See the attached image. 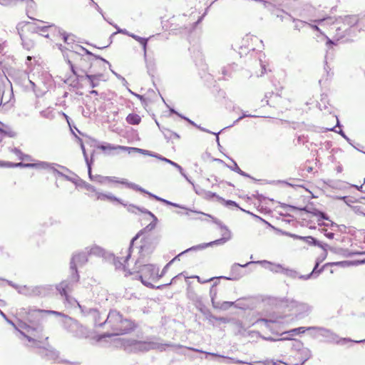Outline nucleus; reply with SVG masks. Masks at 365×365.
I'll list each match as a JSON object with an SVG mask.
<instances>
[{
	"label": "nucleus",
	"mask_w": 365,
	"mask_h": 365,
	"mask_svg": "<svg viewBox=\"0 0 365 365\" xmlns=\"http://www.w3.org/2000/svg\"><path fill=\"white\" fill-rule=\"evenodd\" d=\"M357 23L355 16L347 15L339 16L331 22V29L333 31L334 37L336 41L346 38V41H352L355 36L354 25Z\"/></svg>",
	"instance_id": "f03ea898"
},
{
	"label": "nucleus",
	"mask_w": 365,
	"mask_h": 365,
	"mask_svg": "<svg viewBox=\"0 0 365 365\" xmlns=\"http://www.w3.org/2000/svg\"><path fill=\"white\" fill-rule=\"evenodd\" d=\"M102 324H106L112 332L102 334L101 339L125 334L131 332L135 328V324L133 321L124 318L120 312L115 309L110 310L106 319Z\"/></svg>",
	"instance_id": "f257e3e1"
},
{
	"label": "nucleus",
	"mask_w": 365,
	"mask_h": 365,
	"mask_svg": "<svg viewBox=\"0 0 365 365\" xmlns=\"http://www.w3.org/2000/svg\"><path fill=\"white\" fill-rule=\"evenodd\" d=\"M202 215L211 218L212 222L215 225H217L221 230H225V232L222 234V236L221 238L215 240V241H218L220 240H223V241H222L223 242H222L220 244H211L210 245H209V247H212L213 245H217V246L222 245L231 239V232L229 230L227 227L225 225H224L220 220H218L217 218L213 217L212 215H211L210 214H206V213L203 212V214H202Z\"/></svg>",
	"instance_id": "dca6fc26"
},
{
	"label": "nucleus",
	"mask_w": 365,
	"mask_h": 365,
	"mask_svg": "<svg viewBox=\"0 0 365 365\" xmlns=\"http://www.w3.org/2000/svg\"><path fill=\"white\" fill-rule=\"evenodd\" d=\"M171 206H173L174 207H178V208H180V209H183V210H187V212L185 214L186 215H187L188 217H190V219H191V220H196L197 218L196 217H190V212H193V213H196V214H203L202 212L194 210H192L190 208H187V207H186L185 206H184L182 205H180V204H178V203H175V202H173V205H171Z\"/></svg>",
	"instance_id": "a19ab883"
},
{
	"label": "nucleus",
	"mask_w": 365,
	"mask_h": 365,
	"mask_svg": "<svg viewBox=\"0 0 365 365\" xmlns=\"http://www.w3.org/2000/svg\"><path fill=\"white\" fill-rule=\"evenodd\" d=\"M265 268L274 273H282V269H284V267L282 264H274L272 262L269 267H265Z\"/></svg>",
	"instance_id": "864d4df0"
},
{
	"label": "nucleus",
	"mask_w": 365,
	"mask_h": 365,
	"mask_svg": "<svg viewBox=\"0 0 365 365\" xmlns=\"http://www.w3.org/2000/svg\"><path fill=\"white\" fill-rule=\"evenodd\" d=\"M111 25H113V26L117 29V31H116V32L113 33V34L110 35V38H109V39H110V43H112V41H113V40H112V38H113V36H114L117 33L123 34H125V35H127V36H130V34H131V33H130L129 31H128L126 29H120V28H119L116 24H112Z\"/></svg>",
	"instance_id": "5fc2aeb1"
},
{
	"label": "nucleus",
	"mask_w": 365,
	"mask_h": 365,
	"mask_svg": "<svg viewBox=\"0 0 365 365\" xmlns=\"http://www.w3.org/2000/svg\"><path fill=\"white\" fill-rule=\"evenodd\" d=\"M139 262L138 260L135 263V267L138 268L137 264ZM157 271L156 268L153 264H147L140 265L138 267V270L137 271L136 278L139 279L142 284L148 288H156L158 289H161L163 287H168L172 283L175 282V279L178 278L181 274L176 275L174 277L169 283L161 284L158 287H155L151 282L150 280L153 281L157 279Z\"/></svg>",
	"instance_id": "39448f33"
},
{
	"label": "nucleus",
	"mask_w": 365,
	"mask_h": 365,
	"mask_svg": "<svg viewBox=\"0 0 365 365\" xmlns=\"http://www.w3.org/2000/svg\"><path fill=\"white\" fill-rule=\"evenodd\" d=\"M329 250L331 252L336 253V254H340V255H343L345 256L347 255V254H346V252H348L347 250H344L342 248L333 247H329Z\"/></svg>",
	"instance_id": "680f3d73"
},
{
	"label": "nucleus",
	"mask_w": 365,
	"mask_h": 365,
	"mask_svg": "<svg viewBox=\"0 0 365 365\" xmlns=\"http://www.w3.org/2000/svg\"><path fill=\"white\" fill-rule=\"evenodd\" d=\"M115 182V183H120L122 185H126L128 187L131 188L135 191L138 192H145V190L142 187L139 186L137 184H135L133 182H128L126 179L122 178L118 179L116 177L114 176H106V182Z\"/></svg>",
	"instance_id": "aec40b11"
},
{
	"label": "nucleus",
	"mask_w": 365,
	"mask_h": 365,
	"mask_svg": "<svg viewBox=\"0 0 365 365\" xmlns=\"http://www.w3.org/2000/svg\"><path fill=\"white\" fill-rule=\"evenodd\" d=\"M93 142L95 143L94 146L101 150L106 155H114L123 151H126L128 154L133 153V151H131L130 148H134V147L113 145L106 142L99 143L95 140H93Z\"/></svg>",
	"instance_id": "1a4fd4ad"
},
{
	"label": "nucleus",
	"mask_w": 365,
	"mask_h": 365,
	"mask_svg": "<svg viewBox=\"0 0 365 365\" xmlns=\"http://www.w3.org/2000/svg\"><path fill=\"white\" fill-rule=\"evenodd\" d=\"M192 301L195 308L202 314H203L205 312H207L208 308L203 303L201 297L198 296L197 294H195V298H192Z\"/></svg>",
	"instance_id": "c756f323"
},
{
	"label": "nucleus",
	"mask_w": 365,
	"mask_h": 365,
	"mask_svg": "<svg viewBox=\"0 0 365 365\" xmlns=\"http://www.w3.org/2000/svg\"><path fill=\"white\" fill-rule=\"evenodd\" d=\"M88 262V254L85 252H80L78 254L73 255L71 262L70 264H72L73 267L74 266H83Z\"/></svg>",
	"instance_id": "4be33fe9"
},
{
	"label": "nucleus",
	"mask_w": 365,
	"mask_h": 365,
	"mask_svg": "<svg viewBox=\"0 0 365 365\" xmlns=\"http://www.w3.org/2000/svg\"><path fill=\"white\" fill-rule=\"evenodd\" d=\"M235 304V302H228V301H225L222 302H217L215 304H214V305L212 307L214 309H217L227 310L231 307L234 306Z\"/></svg>",
	"instance_id": "c9c22d12"
},
{
	"label": "nucleus",
	"mask_w": 365,
	"mask_h": 365,
	"mask_svg": "<svg viewBox=\"0 0 365 365\" xmlns=\"http://www.w3.org/2000/svg\"><path fill=\"white\" fill-rule=\"evenodd\" d=\"M126 121L130 125H138L141 122V118L136 113H130L126 117Z\"/></svg>",
	"instance_id": "ea45409f"
},
{
	"label": "nucleus",
	"mask_w": 365,
	"mask_h": 365,
	"mask_svg": "<svg viewBox=\"0 0 365 365\" xmlns=\"http://www.w3.org/2000/svg\"><path fill=\"white\" fill-rule=\"evenodd\" d=\"M336 199L342 200L347 205H350L351 203H354L355 202L354 200H352L348 196H338L336 197Z\"/></svg>",
	"instance_id": "774afa93"
},
{
	"label": "nucleus",
	"mask_w": 365,
	"mask_h": 365,
	"mask_svg": "<svg viewBox=\"0 0 365 365\" xmlns=\"http://www.w3.org/2000/svg\"><path fill=\"white\" fill-rule=\"evenodd\" d=\"M292 348L297 351L294 358L297 359L302 365H304L312 356V351L307 347H303V344L299 341L295 340V344H293Z\"/></svg>",
	"instance_id": "ddd939ff"
},
{
	"label": "nucleus",
	"mask_w": 365,
	"mask_h": 365,
	"mask_svg": "<svg viewBox=\"0 0 365 365\" xmlns=\"http://www.w3.org/2000/svg\"><path fill=\"white\" fill-rule=\"evenodd\" d=\"M280 207L282 208H284V209H288L290 211L300 210V211H304L306 213H308V211L309 210V206H304V207H297V206L292 205H288L286 203H281Z\"/></svg>",
	"instance_id": "79ce46f5"
},
{
	"label": "nucleus",
	"mask_w": 365,
	"mask_h": 365,
	"mask_svg": "<svg viewBox=\"0 0 365 365\" xmlns=\"http://www.w3.org/2000/svg\"><path fill=\"white\" fill-rule=\"evenodd\" d=\"M83 158H84L86 165H93V161H94V159H93L94 151H93L91 153V159L88 158V154L86 152H84V153H83Z\"/></svg>",
	"instance_id": "338daca9"
},
{
	"label": "nucleus",
	"mask_w": 365,
	"mask_h": 365,
	"mask_svg": "<svg viewBox=\"0 0 365 365\" xmlns=\"http://www.w3.org/2000/svg\"><path fill=\"white\" fill-rule=\"evenodd\" d=\"M220 202H222L224 204V205L225 207H237L238 209H240L242 212H247V210H245L242 209V207H240V205H238V203H237L234 200L224 199V200H220Z\"/></svg>",
	"instance_id": "3c124183"
},
{
	"label": "nucleus",
	"mask_w": 365,
	"mask_h": 365,
	"mask_svg": "<svg viewBox=\"0 0 365 365\" xmlns=\"http://www.w3.org/2000/svg\"><path fill=\"white\" fill-rule=\"evenodd\" d=\"M250 38H252L251 36L247 35L245 38H242V45H235L232 46V48L236 51L237 48L239 49L238 53L240 57L244 55H247L250 51L255 50V48L252 46H247L246 43L249 41Z\"/></svg>",
	"instance_id": "412c9836"
},
{
	"label": "nucleus",
	"mask_w": 365,
	"mask_h": 365,
	"mask_svg": "<svg viewBox=\"0 0 365 365\" xmlns=\"http://www.w3.org/2000/svg\"><path fill=\"white\" fill-rule=\"evenodd\" d=\"M357 19V23L354 25L355 36L359 34H365V14L354 15Z\"/></svg>",
	"instance_id": "b1692460"
},
{
	"label": "nucleus",
	"mask_w": 365,
	"mask_h": 365,
	"mask_svg": "<svg viewBox=\"0 0 365 365\" xmlns=\"http://www.w3.org/2000/svg\"><path fill=\"white\" fill-rule=\"evenodd\" d=\"M34 165L32 163H24L22 162L20 163H12L9 161H4V164H3V168H32Z\"/></svg>",
	"instance_id": "2f4dec72"
},
{
	"label": "nucleus",
	"mask_w": 365,
	"mask_h": 365,
	"mask_svg": "<svg viewBox=\"0 0 365 365\" xmlns=\"http://www.w3.org/2000/svg\"><path fill=\"white\" fill-rule=\"evenodd\" d=\"M252 263H254V262H248L244 264H241L240 263H234L232 265L231 269H230L231 276H230V277H225V276L217 277V279H225L232 280V281L238 280L241 277H242L244 275L241 269L244 268V267H247Z\"/></svg>",
	"instance_id": "2eb2a0df"
},
{
	"label": "nucleus",
	"mask_w": 365,
	"mask_h": 365,
	"mask_svg": "<svg viewBox=\"0 0 365 365\" xmlns=\"http://www.w3.org/2000/svg\"><path fill=\"white\" fill-rule=\"evenodd\" d=\"M90 313L95 327H103L106 325V324H102L103 321H101V315L98 309L90 310Z\"/></svg>",
	"instance_id": "c85d7f7f"
},
{
	"label": "nucleus",
	"mask_w": 365,
	"mask_h": 365,
	"mask_svg": "<svg viewBox=\"0 0 365 365\" xmlns=\"http://www.w3.org/2000/svg\"><path fill=\"white\" fill-rule=\"evenodd\" d=\"M327 255V253H324V255L322 257H318L315 261L314 267L312 271L308 274L301 275L299 277V279H302V280H308L310 279L317 278L319 276V274L323 272L325 267H329V265H326V264H324L322 267L319 268L320 264L324 260Z\"/></svg>",
	"instance_id": "4468645a"
},
{
	"label": "nucleus",
	"mask_w": 365,
	"mask_h": 365,
	"mask_svg": "<svg viewBox=\"0 0 365 365\" xmlns=\"http://www.w3.org/2000/svg\"><path fill=\"white\" fill-rule=\"evenodd\" d=\"M38 33H41V35L46 38H48V31L49 29H53L54 31L57 29V26L54 24H49L47 26H39Z\"/></svg>",
	"instance_id": "37998d69"
},
{
	"label": "nucleus",
	"mask_w": 365,
	"mask_h": 365,
	"mask_svg": "<svg viewBox=\"0 0 365 365\" xmlns=\"http://www.w3.org/2000/svg\"><path fill=\"white\" fill-rule=\"evenodd\" d=\"M60 168H62L63 170H66V172L70 173L71 174H72L74 176V177H71V176L66 175V177H65V180L67 181L71 182L77 187L78 184L79 182L78 180H80L81 178L76 174L73 173L71 170H70L66 167L61 165V166H60Z\"/></svg>",
	"instance_id": "4c0bfd02"
},
{
	"label": "nucleus",
	"mask_w": 365,
	"mask_h": 365,
	"mask_svg": "<svg viewBox=\"0 0 365 365\" xmlns=\"http://www.w3.org/2000/svg\"><path fill=\"white\" fill-rule=\"evenodd\" d=\"M26 25H28L29 26V31L31 33H38V25H37L36 24H34V23H31L29 21H22V22H20L17 24L16 26V29L18 31V33L20 36V38L23 41V37H22V34L21 33V31H22L23 28L24 27V26Z\"/></svg>",
	"instance_id": "393cba45"
},
{
	"label": "nucleus",
	"mask_w": 365,
	"mask_h": 365,
	"mask_svg": "<svg viewBox=\"0 0 365 365\" xmlns=\"http://www.w3.org/2000/svg\"><path fill=\"white\" fill-rule=\"evenodd\" d=\"M90 4L92 5L96 9V11L101 14L105 21H106L109 24H112V23L105 17L103 10L96 2H95L93 0H91Z\"/></svg>",
	"instance_id": "13d9d810"
},
{
	"label": "nucleus",
	"mask_w": 365,
	"mask_h": 365,
	"mask_svg": "<svg viewBox=\"0 0 365 365\" xmlns=\"http://www.w3.org/2000/svg\"><path fill=\"white\" fill-rule=\"evenodd\" d=\"M38 354L41 358L47 361L52 360L56 361L59 356V352L56 350L43 349Z\"/></svg>",
	"instance_id": "bb28decb"
},
{
	"label": "nucleus",
	"mask_w": 365,
	"mask_h": 365,
	"mask_svg": "<svg viewBox=\"0 0 365 365\" xmlns=\"http://www.w3.org/2000/svg\"><path fill=\"white\" fill-rule=\"evenodd\" d=\"M51 288L49 285H38V286H21L19 294L27 297H45L49 294Z\"/></svg>",
	"instance_id": "9d476101"
},
{
	"label": "nucleus",
	"mask_w": 365,
	"mask_h": 365,
	"mask_svg": "<svg viewBox=\"0 0 365 365\" xmlns=\"http://www.w3.org/2000/svg\"><path fill=\"white\" fill-rule=\"evenodd\" d=\"M63 57L66 59L67 63L69 65L70 70L72 72L73 75L75 76L78 73V71L74 66V64L72 63V61L68 58V56H66L63 54Z\"/></svg>",
	"instance_id": "4d7b16f0"
},
{
	"label": "nucleus",
	"mask_w": 365,
	"mask_h": 365,
	"mask_svg": "<svg viewBox=\"0 0 365 365\" xmlns=\"http://www.w3.org/2000/svg\"><path fill=\"white\" fill-rule=\"evenodd\" d=\"M210 296L211 298L212 305L213 306L217 302L215 301V298L217 296V289L211 287L210 289Z\"/></svg>",
	"instance_id": "69168bd1"
},
{
	"label": "nucleus",
	"mask_w": 365,
	"mask_h": 365,
	"mask_svg": "<svg viewBox=\"0 0 365 365\" xmlns=\"http://www.w3.org/2000/svg\"><path fill=\"white\" fill-rule=\"evenodd\" d=\"M313 331H316L319 336L325 339L324 341L329 344H336L344 345L347 342L356 343V341L352 340L350 338H340L336 333H334L331 329L322 327L314 326L313 328Z\"/></svg>",
	"instance_id": "423d86ee"
},
{
	"label": "nucleus",
	"mask_w": 365,
	"mask_h": 365,
	"mask_svg": "<svg viewBox=\"0 0 365 365\" xmlns=\"http://www.w3.org/2000/svg\"><path fill=\"white\" fill-rule=\"evenodd\" d=\"M76 48H78L79 50V51L83 52L87 56L86 58H83V57L81 58V62H83V61L88 62V63H89L88 65H91V62H93V60H100L102 61L101 71L106 70V64H108V66H110V63H109V61H108L106 59H105L104 58L101 57L99 55L93 53L91 51H90L85 47L80 46V45H76Z\"/></svg>",
	"instance_id": "f8f14e48"
},
{
	"label": "nucleus",
	"mask_w": 365,
	"mask_h": 365,
	"mask_svg": "<svg viewBox=\"0 0 365 365\" xmlns=\"http://www.w3.org/2000/svg\"><path fill=\"white\" fill-rule=\"evenodd\" d=\"M130 150H131V151H133V153H140V154H143L145 155L151 156V157L155 158H157L161 161H163V162H165V160H167V159H168L165 157H164L158 153H156L148 150H144V149L138 148H130Z\"/></svg>",
	"instance_id": "a878e982"
},
{
	"label": "nucleus",
	"mask_w": 365,
	"mask_h": 365,
	"mask_svg": "<svg viewBox=\"0 0 365 365\" xmlns=\"http://www.w3.org/2000/svg\"><path fill=\"white\" fill-rule=\"evenodd\" d=\"M223 240H218V241H212V242H207V243H202V244H200V245H195V246H192L190 248H187V250L181 252L180 254L177 255L174 258H173L170 262L169 263L170 264H172L175 261H177V260H180V257L183 255L185 253H187L189 252H191V251H197V250H202L203 249H205L207 247H209V245H210L211 244H220L222 242Z\"/></svg>",
	"instance_id": "a211bd4d"
},
{
	"label": "nucleus",
	"mask_w": 365,
	"mask_h": 365,
	"mask_svg": "<svg viewBox=\"0 0 365 365\" xmlns=\"http://www.w3.org/2000/svg\"><path fill=\"white\" fill-rule=\"evenodd\" d=\"M96 194L97 200H109L110 202H116L125 207H126V205H127V203H124L121 199L115 197L112 193H103V192H100L97 191L96 192Z\"/></svg>",
	"instance_id": "5701e85b"
},
{
	"label": "nucleus",
	"mask_w": 365,
	"mask_h": 365,
	"mask_svg": "<svg viewBox=\"0 0 365 365\" xmlns=\"http://www.w3.org/2000/svg\"><path fill=\"white\" fill-rule=\"evenodd\" d=\"M44 314H53L56 316L63 317L64 318L63 324L66 329H68L67 325L71 326L72 324L76 323V321L73 318L60 312L41 309H29L28 312V319L32 324L31 328L34 331L37 332H41L43 331L41 322Z\"/></svg>",
	"instance_id": "7ed1b4c3"
},
{
	"label": "nucleus",
	"mask_w": 365,
	"mask_h": 365,
	"mask_svg": "<svg viewBox=\"0 0 365 365\" xmlns=\"http://www.w3.org/2000/svg\"><path fill=\"white\" fill-rule=\"evenodd\" d=\"M351 264H353V262L351 261H347V260L326 263V265H329V267L337 266V267H349Z\"/></svg>",
	"instance_id": "09e8293b"
},
{
	"label": "nucleus",
	"mask_w": 365,
	"mask_h": 365,
	"mask_svg": "<svg viewBox=\"0 0 365 365\" xmlns=\"http://www.w3.org/2000/svg\"><path fill=\"white\" fill-rule=\"evenodd\" d=\"M214 197L217 199V201L220 202V200H224V198L218 195L216 192H213L211 191L206 190V192L204 195V199L207 200H212Z\"/></svg>",
	"instance_id": "8fccbe9b"
},
{
	"label": "nucleus",
	"mask_w": 365,
	"mask_h": 365,
	"mask_svg": "<svg viewBox=\"0 0 365 365\" xmlns=\"http://www.w3.org/2000/svg\"><path fill=\"white\" fill-rule=\"evenodd\" d=\"M226 157L230 159L233 163V166L228 165L227 164H225V165L229 168L231 170L240 174L242 172V170L240 168L237 163L231 158L226 155Z\"/></svg>",
	"instance_id": "6e6d98bb"
},
{
	"label": "nucleus",
	"mask_w": 365,
	"mask_h": 365,
	"mask_svg": "<svg viewBox=\"0 0 365 365\" xmlns=\"http://www.w3.org/2000/svg\"><path fill=\"white\" fill-rule=\"evenodd\" d=\"M78 182H78L77 187H83L88 191L93 192H97L96 188L93 185L88 183L87 182L84 181L81 178L80 179V180H78Z\"/></svg>",
	"instance_id": "49530a36"
},
{
	"label": "nucleus",
	"mask_w": 365,
	"mask_h": 365,
	"mask_svg": "<svg viewBox=\"0 0 365 365\" xmlns=\"http://www.w3.org/2000/svg\"><path fill=\"white\" fill-rule=\"evenodd\" d=\"M74 284L68 279H65L56 285V289L58 293L65 298L67 302H69L68 292H71L73 288Z\"/></svg>",
	"instance_id": "6ab92c4d"
},
{
	"label": "nucleus",
	"mask_w": 365,
	"mask_h": 365,
	"mask_svg": "<svg viewBox=\"0 0 365 365\" xmlns=\"http://www.w3.org/2000/svg\"><path fill=\"white\" fill-rule=\"evenodd\" d=\"M153 221L150 222L146 227H145L143 230L139 231L130 240V245L128 250V255L125 257L124 262H126L131 257V253L133 250L135 242L139 239V237L144 233L148 232L154 230L158 223V218L156 216H153Z\"/></svg>",
	"instance_id": "9b49d317"
},
{
	"label": "nucleus",
	"mask_w": 365,
	"mask_h": 365,
	"mask_svg": "<svg viewBox=\"0 0 365 365\" xmlns=\"http://www.w3.org/2000/svg\"><path fill=\"white\" fill-rule=\"evenodd\" d=\"M142 193H145V194H147L151 198H153L155 199V200L157 201H159V202H163V204L166 205H170L171 206V205H173V202L171 201H169L166 199H164V198H162L155 194H153L151 192H150L149 191L146 190H145V192H141Z\"/></svg>",
	"instance_id": "c03bdc74"
},
{
	"label": "nucleus",
	"mask_w": 365,
	"mask_h": 365,
	"mask_svg": "<svg viewBox=\"0 0 365 365\" xmlns=\"http://www.w3.org/2000/svg\"><path fill=\"white\" fill-rule=\"evenodd\" d=\"M342 125H341L340 123V121L339 120L336 118V124L335 126L331 128H327V130H329V131H333V132H335V133H339L344 139H345L351 145H352L354 148H355L356 150H360L358 148L355 147L353 143H352V140L346 135V133L343 131V130L341 128H339V130H337L336 128L337 127H339L341 128Z\"/></svg>",
	"instance_id": "cd10ccee"
},
{
	"label": "nucleus",
	"mask_w": 365,
	"mask_h": 365,
	"mask_svg": "<svg viewBox=\"0 0 365 365\" xmlns=\"http://www.w3.org/2000/svg\"><path fill=\"white\" fill-rule=\"evenodd\" d=\"M32 165H34L33 168L43 170H51L52 168H53V166H61L60 165H58L56 163H51L45 161H38L37 163H33Z\"/></svg>",
	"instance_id": "7c9ffc66"
},
{
	"label": "nucleus",
	"mask_w": 365,
	"mask_h": 365,
	"mask_svg": "<svg viewBox=\"0 0 365 365\" xmlns=\"http://www.w3.org/2000/svg\"><path fill=\"white\" fill-rule=\"evenodd\" d=\"M289 7L294 12L295 15L311 21L322 24L324 22L329 24L332 21L331 16H327L322 19H313L317 17V9L315 7L307 3H302L300 0H292L289 3Z\"/></svg>",
	"instance_id": "20e7f679"
},
{
	"label": "nucleus",
	"mask_w": 365,
	"mask_h": 365,
	"mask_svg": "<svg viewBox=\"0 0 365 365\" xmlns=\"http://www.w3.org/2000/svg\"><path fill=\"white\" fill-rule=\"evenodd\" d=\"M157 125L163 133L165 138L168 141L172 139V130L166 128L161 129L159 123L156 121Z\"/></svg>",
	"instance_id": "052dcab7"
},
{
	"label": "nucleus",
	"mask_w": 365,
	"mask_h": 365,
	"mask_svg": "<svg viewBox=\"0 0 365 365\" xmlns=\"http://www.w3.org/2000/svg\"><path fill=\"white\" fill-rule=\"evenodd\" d=\"M302 240L313 246H319L321 245V242L312 236L303 237Z\"/></svg>",
	"instance_id": "603ef678"
},
{
	"label": "nucleus",
	"mask_w": 365,
	"mask_h": 365,
	"mask_svg": "<svg viewBox=\"0 0 365 365\" xmlns=\"http://www.w3.org/2000/svg\"><path fill=\"white\" fill-rule=\"evenodd\" d=\"M70 275L66 279H68L70 282L76 284V283L78 282L80 279V275L78 274V269L76 266L73 267L72 264H70Z\"/></svg>",
	"instance_id": "473e14b6"
},
{
	"label": "nucleus",
	"mask_w": 365,
	"mask_h": 365,
	"mask_svg": "<svg viewBox=\"0 0 365 365\" xmlns=\"http://www.w3.org/2000/svg\"><path fill=\"white\" fill-rule=\"evenodd\" d=\"M123 345L125 351L133 353L146 352L156 347L154 342L132 339L124 341Z\"/></svg>",
	"instance_id": "0eeeda50"
},
{
	"label": "nucleus",
	"mask_w": 365,
	"mask_h": 365,
	"mask_svg": "<svg viewBox=\"0 0 365 365\" xmlns=\"http://www.w3.org/2000/svg\"><path fill=\"white\" fill-rule=\"evenodd\" d=\"M95 66L94 62H91V65L84 66L81 65V68L80 71L82 73H85L86 79H87L90 83L91 88H96L99 85V81L103 77V72L104 71H98L93 69Z\"/></svg>",
	"instance_id": "6e6552de"
},
{
	"label": "nucleus",
	"mask_w": 365,
	"mask_h": 365,
	"mask_svg": "<svg viewBox=\"0 0 365 365\" xmlns=\"http://www.w3.org/2000/svg\"><path fill=\"white\" fill-rule=\"evenodd\" d=\"M193 187V190L195 191V192L197 195H200L202 197H204V195L206 192V190L203 188H202L201 187L198 186V185H195V184L192 185Z\"/></svg>",
	"instance_id": "e2e57ef3"
},
{
	"label": "nucleus",
	"mask_w": 365,
	"mask_h": 365,
	"mask_svg": "<svg viewBox=\"0 0 365 365\" xmlns=\"http://www.w3.org/2000/svg\"><path fill=\"white\" fill-rule=\"evenodd\" d=\"M77 302L78 307L81 309V313L84 316L91 317L90 310H93L95 308H88L86 306H83V305L80 304L78 302Z\"/></svg>",
	"instance_id": "bf43d9fd"
},
{
	"label": "nucleus",
	"mask_w": 365,
	"mask_h": 365,
	"mask_svg": "<svg viewBox=\"0 0 365 365\" xmlns=\"http://www.w3.org/2000/svg\"><path fill=\"white\" fill-rule=\"evenodd\" d=\"M64 83L68 84L70 86L74 88H81L80 83L78 81L75 76H69L64 81Z\"/></svg>",
	"instance_id": "de8ad7c7"
},
{
	"label": "nucleus",
	"mask_w": 365,
	"mask_h": 365,
	"mask_svg": "<svg viewBox=\"0 0 365 365\" xmlns=\"http://www.w3.org/2000/svg\"><path fill=\"white\" fill-rule=\"evenodd\" d=\"M318 213L319 214H317L315 217H317L318 218L319 222L321 220H329L330 221L329 217L326 212L319 210Z\"/></svg>",
	"instance_id": "0e129e2a"
},
{
	"label": "nucleus",
	"mask_w": 365,
	"mask_h": 365,
	"mask_svg": "<svg viewBox=\"0 0 365 365\" xmlns=\"http://www.w3.org/2000/svg\"><path fill=\"white\" fill-rule=\"evenodd\" d=\"M314 327V326L307 327H297V328H294V329H290L289 331H288L287 332V334H289L291 336H294V335H297V334H304L307 331L313 330Z\"/></svg>",
	"instance_id": "e433bc0d"
},
{
	"label": "nucleus",
	"mask_w": 365,
	"mask_h": 365,
	"mask_svg": "<svg viewBox=\"0 0 365 365\" xmlns=\"http://www.w3.org/2000/svg\"><path fill=\"white\" fill-rule=\"evenodd\" d=\"M55 31L57 32L58 34L62 37L63 42L68 46L71 45V42L69 41L71 37H76V36L74 34L67 33V32L63 31L59 27H57V29H56Z\"/></svg>",
	"instance_id": "72a5a7b5"
},
{
	"label": "nucleus",
	"mask_w": 365,
	"mask_h": 365,
	"mask_svg": "<svg viewBox=\"0 0 365 365\" xmlns=\"http://www.w3.org/2000/svg\"><path fill=\"white\" fill-rule=\"evenodd\" d=\"M290 306L296 309L297 316L299 318L307 316L312 311V307L307 303L291 300Z\"/></svg>",
	"instance_id": "f3484780"
},
{
	"label": "nucleus",
	"mask_w": 365,
	"mask_h": 365,
	"mask_svg": "<svg viewBox=\"0 0 365 365\" xmlns=\"http://www.w3.org/2000/svg\"><path fill=\"white\" fill-rule=\"evenodd\" d=\"M207 319H208L209 321H211L212 319H215L216 321H218V322H220L222 323H227L229 322V319L226 317H216L215 315H213L210 310L208 309H207V312H205L203 314H202Z\"/></svg>",
	"instance_id": "f704fd0d"
},
{
	"label": "nucleus",
	"mask_w": 365,
	"mask_h": 365,
	"mask_svg": "<svg viewBox=\"0 0 365 365\" xmlns=\"http://www.w3.org/2000/svg\"><path fill=\"white\" fill-rule=\"evenodd\" d=\"M145 61V66L147 68V73L152 78H154V74L155 72V64L153 60L152 59H148L146 58Z\"/></svg>",
	"instance_id": "58836bf2"
},
{
	"label": "nucleus",
	"mask_w": 365,
	"mask_h": 365,
	"mask_svg": "<svg viewBox=\"0 0 365 365\" xmlns=\"http://www.w3.org/2000/svg\"><path fill=\"white\" fill-rule=\"evenodd\" d=\"M282 274L285 276L290 277L292 279H297L299 278L302 274H299L296 270L289 269V268H285L284 267V269H282Z\"/></svg>",
	"instance_id": "a18cd8bd"
}]
</instances>
